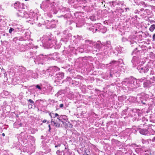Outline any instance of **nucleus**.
<instances>
[{
    "label": "nucleus",
    "mask_w": 155,
    "mask_h": 155,
    "mask_svg": "<svg viewBox=\"0 0 155 155\" xmlns=\"http://www.w3.org/2000/svg\"><path fill=\"white\" fill-rule=\"evenodd\" d=\"M14 30V29L12 28H11L9 30V32L10 33H11Z\"/></svg>",
    "instance_id": "obj_9"
},
{
    "label": "nucleus",
    "mask_w": 155,
    "mask_h": 155,
    "mask_svg": "<svg viewBox=\"0 0 155 155\" xmlns=\"http://www.w3.org/2000/svg\"><path fill=\"white\" fill-rule=\"evenodd\" d=\"M49 123V121H48V122H47V123H48H48Z\"/></svg>",
    "instance_id": "obj_26"
},
{
    "label": "nucleus",
    "mask_w": 155,
    "mask_h": 155,
    "mask_svg": "<svg viewBox=\"0 0 155 155\" xmlns=\"http://www.w3.org/2000/svg\"><path fill=\"white\" fill-rule=\"evenodd\" d=\"M61 118L60 117H56V119H52L51 120V125L53 126H54L55 127H60L61 125V122H62L63 124L64 125L65 122L62 120L61 119Z\"/></svg>",
    "instance_id": "obj_1"
},
{
    "label": "nucleus",
    "mask_w": 155,
    "mask_h": 155,
    "mask_svg": "<svg viewBox=\"0 0 155 155\" xmlns=\"http://www.w3.org/2000/svg\"><path fill=\"white\" fill-rule=\"evenodd\" d=\"M52 114L54 115V113H51H51L50 114V115L51 116V117H52Z\"/></svg>",
    "instance_id": "obj_19"
},
{
    "label": "nucleus",
    "mask_w": 155,
    "mask_h": 155,
    "mask_svg": "<svg viewBox=\"0 0 155 155\" xmlns=\"http://www.w3.org/2000/svg\"><path fill=\"white\" fill-rule=\"evenodd\" d=\"M142 143H145L147 142L146 141L144 140V139H142Z\"/></svg>",
    "instance_id": "obj_10"
},
{
    "label": "nucleus",
    "mask_w": 155,
    "mask_h": 155,
    "mask_svg": "<svg viewBox=\"0 0 155 155\" xmlns=\"http://www.w3.org/2000/svg\"><path fill=\"white\" fill-rule=\"evenodd\" d=\"M59 117L61 118V119L62 120L64 121H64H67V120L68 119H67V117L65 116H61Z\"/></svg>",
    "instance_id": "obj_3"
},
{
    "label": "nucleus",
    "mask_w": 155,
    "mask_h": 155,
    "mask_svg": "<svg viewBox=\"0 0 155 155\" xmlns=\"http://www.w3.org/2000/svg\"><path fill=\"white\" fill-rule=\"evenodd\" d=\"M92 17H91V18H90V19H91V18H92Z\"/></svg>",
    "instance_id": "obj_29"
},
{
    "label": "nucleus",
    "mask_w": 155,
    "mask_h": 155,
    "mask_svg": "<svg viewBox=\"0 0 155 155\" xmlns=\"http://www.w3.org/2000/svg\"><path fill=\"white\" fill-rule=\"evenodd\" d=\"M107 45H108V44H110V42H109H109H107Z\"/></svg>",
    "instance_id": "obj_22"
},
{
    "label": "nucleus",
    "mask_w": 155,
    "mask_h": 155,
    "mask_svg": "<svg viewBox=\"0 0 155 155\" xmlns=\"http://www.w3.org/2000/svg\"><path fill=\"white\" fill-rule=\"evenodd\" d=\"M139 132L140 134L143 135H145L148 134V131L147 129H142L140 130Z\"/></svg>",
    "instance_id": "obj_2"
},
{
    "label": "nucleus",
    "mask_w": 155,
    "mask_h": 155,
    "mask_svg": "<svg viewBox=\"0 0 155 155\" xmlns=\"http://www.w3.org/2000/svg\"><path fill=\"white\" fill-rule=\"evenodd\" d=\"M95 30L96 31H97V29H96Z\"/></svg>",
    "instance_id": "obj_27"
},
{
    "label": "nucleus",
    "mask_w": 155,
    "mask_h": 155,
    "mask_svg": "<svg viewBox=\"0 0 155 155\" xmlns=\"http://www.w3.org/2000/svg\"><path fill=\"white\" fill-rule=\"evenodd\" d=\"M155 29V25H152L149 28V30L151 31H153Z\"/></svg>",
    "instance_id": "obj_4"
},
{
    "label": "nucleus",
    "mask_w": 155,
    "mask_h": 155,
    "mask_svg": "<svg viewBox=\"0 0 155 155\" xmlns=\"http://www.w3.org/2000/svg\"><path fill=\"white\" fill-rule=\"evenodd\" d=\"M63 106L64 105L63 104H61L59 105L60 107L61 108L63 107Z\"/></svg>",
    "instance_id": "obj_15"
},
{
    "label": "nucleus",
    "mask_w": 155,
    "mask_h": 155,
    "mask_svg": "<svg viewBox=\"0 0 155 155\" xmlns=\"http://www.w3.org/2000/svg\"><path fill=\"white\" fill-rule=\"evenodd\" d=\"M146 70H147V71H148V70H147V69H146Z\"/></svg>",
    "instance_id": "obj_28"
},
{
    "label": "nucleus",
    "mask_w": 155,
    "mask_h": 155,
    "mask_svg": "<svg viewBox=\"0 0 155 155\" xmlns=\"http://www.w3.org/2000/svg\"><path fill=\"white\" fill-rule=\"evenodd\" d=\"M127 82H128V80L127 79H126V81H123L122 82V84H124L126 85H127L126 84V83Z\"/></svg>",
    "instance_id": "obj_8"
},
{
    "label": "nucleus",
    "mask_w": 155,
    "mask_h": 155,
    "mask_svg": "<svg viewBox=\"0 0 155 155\" xmlns=\"http://www.w3.org/2000/svg\"><path fill=\"white\" fill-rule=\"evenodd\" d=\"M20 125L21 126V123L20 124Z\"/></svg>",
    "instance_id": "obj_25"
},
{
    "label": "nucleus",
    "mask_w": 155,
    "mask_h": 155,
    "mask_svg": "<svg viewBox=\"0 0 155 155\" xmlns=\"http://www.w3.org/2000/svg\"><path fill=\"white\" fill-rule=\"evenodd\" d=\"M36 87L37 88H38V89H40V90H41V88L40 87V86L38 85H37L36 86Z\"/></svg>",
    "instance_id": "obj_12"
},
{
    "label": "nucleus",
    "mask_w": 155,
    "mask_h": 155,
    "mask_svg": "<svg viewBox=\"0 0 155 155\" xmlns=\"http://www.w3.org/2000/svg\"><path fill=\"white\" fill-rule=\"evenodd\" d=\"M56 117H60L59 115L57 113H55L54 114V115L53 117H54V119H56Z\"/></svg>",
    "instance_id": "obj_7"
},
{
    "label": "nucleus",
    "mask_w": 155,
    "mask_h": 155,
    "mask_svg": "<svg viewBox=\"0 0 155 155\" xmlns=\"http://www.w3.org/2000/svg\"><path fill=\"white\" fill-rule=\"evenodd\" d=\"M19 15L20 16H21L22 17H24V15Z\"/></svg>",
    "instance_id": "obj_24"
},
{
    "label": "nucleus",
    "mask_w": 155,
    "mask_h": 155,
    "mask_svg": "<svg viewBox=\"0 0 155 155\" xmlns=\"http://www.w3.org/2000/svg\"><path fill=\"white\" fill-rule=\"evenodd\" d=\"M60 153V151L59 150H58L56 152V153L58 155H59Z\"/></svg>",
    "instance_id": "obj_16"
},
{
    "label": "nucleus",
    "mask_w": 155,
    "mask_h": 155,
    "mask_svg": "<svg viewBox=\"0 0 155 155\" xmlns=\"http://www.w3.org/2000/svg\"><path fill=\"white\" fill-rule=\"evenodd\" d=\"M47 121V120H43V123H45Z\"/></svg>",
    "instance_id": "obj_21"
},
{
    "label": "nucleus",
    "mask_w": 155,
    "mask_h": 155,
    "mask_svg": "<svg viewBox=\"0 0 155 155\" xmlns=\"http://www.w3.org/2000/svg\"><path fill=\"white\" fill-rule=\"evenodd\" d=\"M152 141L153 142H154L155 141V137L153 139Z\"/></svg>",
    "instance_id": "obj_20"
},
{
    "label": "nucleus",
    "mask_w": 155,
    "mask_h": 155,
    "mask_svg": "<svg viewBox=\"0 0 155 155\" xmlns=\"http://www.w3.org/2000/svg\"><path fill=\"white\" fill-rule=\"evenodd\" d=\"M155 40V34H154L153 36V40L154 41Z\"/></svg>",
    "instance_id": "obj_14"
},
{
    "label": "nucleus",
    "mask_w": 155,
    "mask_h": 155,
    "mask_svg": "<svg viewBox=\"0 0 155 155\" xmlns=\"http://www.w3.org/2000/svg\"><path fill=\"white\" fill-rule=\"evenodd\" d=\"M16 5H18V6L19 5H20V2H16L15 4H14V5L15 6V8L16 9H17V7L16 6Z\"/></svg>",
    "instance_id": "obj_6"
},
{
    "label": "nucleus",
    "mask_w": 155,
    "mask_h": 155,
    "mask_svg": "<svg viewBox=\"0 0 155 155\" xmlns=\"http://www.w3.org/2000/svg\"><path fill=\"white\" fill-rule=\"evenodd\" d=\"M28 101L30 102V103L31 104L34 103V102L31 99H29V100H28Z\"/></svg>",
    "instance_id": "obj_11"
},
{
    "label": "nucleus",
    "mask_w": 155,
    "mask_h": 155,
    "mask_svg": "<svg viewBox=\"0 0 155 155\" xmlns=\"http://www.w3.org/2000/svg\"><path fill=\"white\" fill-rule=\"evenodd\" d=\"M2 136H5V134H4V133H3V134H2Z\"/></svg>",
    "instance_id": "obj_23"
},
{
    "label": "nucleus",
    "mask_w": 155,
    "mask_h": 155,
    "mask_svg": "<svg viewBox=\"0 0 155 155\" xmlns=\"http://www.w3.org/2000/svg\"><path fill=\"white\" fill-rule=\"evenodd\" d=\"M28 107H30L31 108H32V105L30 104H28Z\"/></svg>",
    "instance_id": "obj_17"
},
{
    "label": "nucleus",
    "mask_w": 155,
    "mask_h": 155,
    "mask_svg": "<svg viewBox=\"0 0 155 155\" xmlns=\"http://www.w3.org/2000/svg\"><path fill=\"white\" fill-rule=\"evenodd\" d=\"M59 77H60L61 78H63L64 77V73L62 72L60 73L59 74Z\"/></svg>",
    "instance_id": "obj_5"
},
{
    "label": "nucleus",
    "mask_w": 155,
    "mask_h": 155,
    "mask_svg": "<svg viewBox=\"0 0 155 155\" xmlns=\"http://www.w3.org/2000/svg\"><path fill=\"white\" fill-rule=\"evenodd\" d=\"M48 127H49V131H50V130L51 129V128L50 125V124H49L48 125Z\"/></svg>",
    "instance_id": "obj_18"
},
{
    "label": "nucleus",
    "mask_w": 155,
    "mask_h": 155,
    "mask_svg": "<svg viewBox=\"0 0 155 155\" xmlns=\"http://www.w3.org/2000/svg\"><path fill=\"white\" fill-rule=\"evenodd\" d=\"M61 146V144H58L57 145H55V147H60Z\"/></svg>",
    "instance_id": "obj_13"
}]
</instances>
